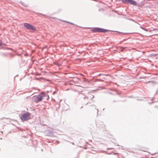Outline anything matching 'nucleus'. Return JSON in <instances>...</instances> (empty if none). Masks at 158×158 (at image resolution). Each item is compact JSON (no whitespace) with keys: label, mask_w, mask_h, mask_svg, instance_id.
<instances>
[{"label":"nucleus","mask_w":158,"mask_h":158,"mask_svg":"<svg viewBox=\"0 0 158 158\" xmlns=\"http://www.w3.org/2000/svg\"><path fill=\"white\" fill-rule=\"evenodd\" d=\"M45 96V94H41L37 96H35L33 97V101L36 103L41 101L43 97Z\"/></svg>","instance_id":"obj_1"},{"label":"nucleus","mask_w":158,"mask_h":158,"mask_svg":"<svg viewBox=\"0 0 158 158\" xmlns=\"http://www.w3.org/2000/svg\"><path fill=\"white\" fill-rule=\"evenodd\" d=\"M124 2L126 3H129L131 4L134 6H136L137 4V3L135 1L132 0H124Z\"/></svg>","instance_id":"obj_5"},{"label":"nucleus","mask_w":158,"mask_h":158,"mask_svg":"<svg viewBox=\"0 0 158 158\" xmlns=\"http://www.w3.org/2000/svg\"><path fill=\"white\" fill-rule=\"evenodd\" d=\"M2 45V42L1 40H0V46Z\"/></svg>","instance_id":"obj_7"},{"label":"nucleus","mask_w":158,"mask_h":158,"mask_svg":"<svg viewBox=\"0 0 158 158\" xmlns=\"http://www.w3.org/2000/svg\"><path fill=\"white\" fill-rule=\"evenodd\" d=\"M91 31L93 32H106L107 31V30L95 27L92 29Z\"/></svg>","instance_id":"obj_4"},{"label":"nucleus","mask_w":158,"mask_h":158,"mask_svg":"<svg viewBox=\"0 0 158 158\" xmlns=\"http://www.w3.org/2000/svg\"><path fill=\"white\" fill-rule=\"evenodd\" d=\"M30 114L28 112L25 113L22 115L21 117V119L23 121H25L30 118Z\"/></svg>","instance_id":"obj_2"},{"label":"nucleus","mask_w":158,"mask_h":158,"mask_svg":"<svg viewBox=\"0 0 158 158\" xmlns=\"http://www.w3.org/2000/svg\"><path fill=\"white\" fill-rule=\"evenodd\" d=\"M119 48L120 49L119 50L121 52H123V50L125 49L124 48L122 47H120Z\"/></svg>","instance_id":"obj_6"},{"label":"nucleus","mask_w":158,"mask_h":158,"mask_svg":"<svg viewBox=\"0 0 158 158\" xmlns=\"http://www.w3.org/2000/svg\"><path fill=\"white\" fill-rule=\"evenodd\" d=\"M23 26L25 27L29 30H31L33 31H35L36 30V28L34 26L28 23H24Z\"/></svg>","instance_id":"obj_3"}]
</instances>
